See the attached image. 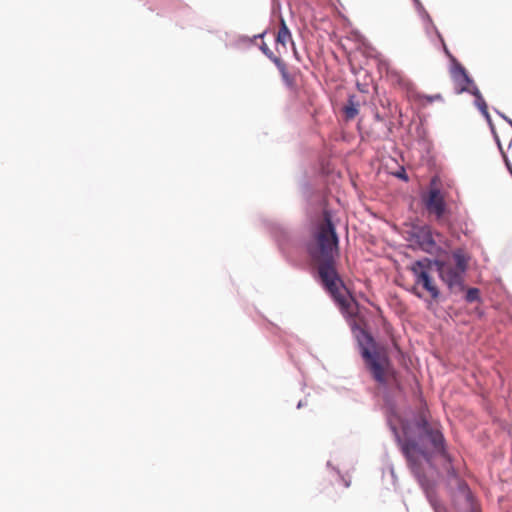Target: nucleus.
Masks as SVG:
<instances>
[{
	"label": "nucleus",
	"instance_id": "f257e3e1",
	"mask_svg": "<svg viewBox=\"0 0 512 512\" xmlns=\"http://www.w3.org/2000/svg\"><path fill=\"white\" fill-rule=\"evenodd\" d=\"M388 424L401 446L412 472L426 490L435 512H440L427 490L425 473L427 468H432V455L445 457L442 434L436 427L430 426L424 416L414 414L403 416L393 406L388 410Z\"/></svg>",
	"mask_w": 512,
	"mask_h": 512
},
{
	"label": "nucleus",
	"instance_id": "f03ea898",
	"mask_svg": "<svg viewBox=\"0 0 512 512\" xmlns=\"http://www.w3.org/2000/svg\"><path fill=\"white\" fill-rule=\"evenodd\" d=\"M338 252V237L328 211H324L316 225L314 241L309 246V253L317 265L319 278L325 289L338 304L341 311L352 316L355 302L348 294L335 269V256Z\"/></svg>",
	"mask_w": 512,
	"mask_h": 512
},
{
	"label": "nucleus",
	"instance_id": "7ed1b4c3",
	"mask_svg": "<svg viewBox=\"0 0 512 512\" xmlns=\"http://www.w3.org/2000/svg\"><path fill=\"white\" fill-rule=\"evenodd\" d=\"M432 265L436 267L439 277L452 292L457 293L463 290V275L467 269L468 258L461 250L453 253L452 262L434 261L432 263L428 259H423L412 265L416 283L421 284L433 298H437L439 291L428 273Z\"/></svg>",
	"mask_w": 512,
	"mask_h": 512
},
{
	"label": "nucleus",
	"instance_id": "20e7f679",
	"mask_svg": "<svg viewBox=\"0 0 512 512\" xmlns=\"http://www.w3.org/2000/svg\"><path fill=\"white\" fill-rule=\"evenodd\" d=\"M356 338L366 367L377 382L384 384L388 368L386 356L375 351L373 338L364 330L356 332Z\"/></svg>",
	"mask_w": 512,
	"mask_h": 512
},
{
	"label": "nucleus",
	"instance_id": "39448f33",
	"mask_svg": "<svg viewBox=\"0 0 512 512\" xmlns=\"http://www.w3.org/2000/svg\"><path fill=\"white\" fill-rule=\"evenodd\" d=\"M452 75H453V77H454V79L456 81L460 82L462 80L463 82H465L467 84V86H464V87H462L459 90L460 93L464 92V91H467V92H469V93H471L472 95L475 96V105L478 107V109L480 110L482 115L487 120V122H488V124H489V126L491 128L492 133L496 137L498 146L501 149L500 141H499V139H498V137L496 135L494 125L492 123L491 117H490V115L488 113V110H487L486 102L484 101V99H483L479 89L473 83V81L469 78V76L467 75L465 69L461 65H456L453 68Z\"/></svg>",
	"mask_w": 512,
	"mask_h": 512
},
{
	"label": "nucleus",
	"instance_id": "423d86ee",
	"mask_svg": "<svg viewBox=\"0 0 512 512\" xmlns=\"http://www.w3.org/2000/svg\"><path fill=\"white\" fill-rule=\"evenodd\" d=\"M424 202L427 210L434 213L438 218L444 214L446 205L439 189L431 188L424 197Z\"/></svg>",
	"mask_w": 512,
	"mask_h": 512
},
{
	"label": "nucleus",
	"instance_id": "0eeeda50",
	"mask_svg": "<svg viewBox=\"0 0 512 512\" xmlns=\"http://www.w3.org/2000/svg\"><path fill=\"white\" fill-rule=\"evenodd\" d=\"M413 235L415 242L423 251L432 253L436 249V243L433 238L432 231L428 226L417 228Z\"/></svg>",
	"mask_w": 512,
	"mask_h": 512
},
{
	"label": "nucleus",
	"instance_id": "6e6552de",
	"mask_svg": "<svg viewBox=\"0 0 512 512\" xmlns=\"http://www.w3.org/2000/svg\"><path fill=\"white\" fill-rule=\"evenodd\" d=\"M291 40V33L283 19H281V28L277 35V42L285 46Z\"/></svg>",
	"mask_w": 512,
	"mask_h": 512
},
{
	"label": "nucleus",
	"instance_id": "1a4fd4ad",
	"mask_svg": "<svg viewBox=\"0 0 512 512\" xmlns=\"http://www.w3.org/2000/svg\"><path fill=\"white\" fill-rule=\"evenodd\" d=\"M414 2H415V4H416V7H417L418 12H419V13H420V15L422 16V18H423L424 20H426V21H427V23H428V25H427V27H426V31H427V33H429V29H430V28H431L432 30H434L436 33H438V32H437V30H436V27H435V26L433 25V23H432V20H431V18H430V16H429V14L425 11V9H424V7L422 6V4L420 3V1H419V0H414Z\"/></svg>",
	"mask_w": 512,
	"mask_h": 512
},
{
	"label": "nucleus",
	"instance_id": "9d476101",
	"mask_svg": "<svg viewBox=\"0 0 512 512\" xmlns=\"http://www.w3.org/2000/svg\"><path fill=\"white\" fill-rule=\"evenodd\" d=\"M344 111L347 119H352L358 114L357 105L352 101V99L349 100V104L345 106Z\"/></svg>",
	"mask_w": 512,
	"mask_h": 512
},
{
	"label": "nucleus",
	"instance_id": "9b49d317",
	"mask_svg": "<svg viewBox=\"0 0 512 512\" xmlns=\"http://www.w3.org/2000/svg\"><path fill=\"white\" fill-rule=\"evenodd\" d=\"M465 298L466 301L470 303L477 301L479 298V290L477 288L468 289Z\"/></svg>",
	"mask_w": 512,
	"mask_h": 512
},
{
	"label": "nucleus",
	"instance_id": "f8f14e48",
	"mask_svg": "<svg viewBox=\"0 0 512 512\" xmlns=\"http://www.w3.org/2000/svg\"><path fill=\"white\" fill-rule=\"evenodd\" d=\"M424 98L427 100V102L431 103L434 101H440L442 100V96L440 94L432 95V96H424Z\"/></svg>",
	"mask_w": 512,
	"mask_h": 512
},
{
	"label": "nucleus",
	"instance_id": "ddd939ff",
	"mask_svg": "<svg viewBox=\"0 0 512 512\" xmlns=\"http://www.w3.org/2000/svg\"><path fill=\"white\" fill-rule=\"evenodd\" d=\"M261 50L266 56H268L271 59L273 58V53L265 44L261 46Z\"/></svg>",
	"mask_w": 512,
	"mask_h": 512
},
{
	"label": "nucleus",
	"instance_id": "4468645a",
	"mask_svg": "<svg viewBox=\"0 0 512 512\" xmlns=\"http://www.w3.org/2000/svg\"><path fill=\"white\" fill-rule=\"evenodd\" d=\"M505 162H506L507 168H508V169H509V171L511 172L512 167H511V165H510L509 161L507 160V158H505Z\"/></svg>",
	"mask_w": 512,
	"mask_h": 512
},
{
	"label": "nucleus",
	"instance_id": "2eb2a0df",
	"mask_svg": "<svg viewBox=\"0 0 512 512\" xmlns=\"http://www.w3.org/2000/svg\"><path fill=\"white\" fill-rule=\"evenodd\" d=\"M497 113L506 121L508 119L507 116L497 111Z\"/></svg>",
	"mask_w": 512,
	"mask_h": 512
},
{
	"label": "nucleus",
	"instance_id": "dca6fc26",
	"mask_svg": "<svg viewBox=\"0 0 512 512\" xmlns=\"http://www.w3.org/2000/svg\"><path fill=\"white\" fill-rule=\"evenodd\" d=\"M497 113L506 121L508 119L507 116L497 111Z\"/></svg>",
	"mask_w": 512,
	"mask_h": 512
},
{
	"label": "nucleus",
	"instance_id": "f3484780",
	"mask_svg": "<svg viewBox=\"0 0 512 512\" xmlns=\"http://www.w3.org/2000/svg\"><path fill=\"white\" fill-rule=\"evenodd\" d=\"M273 60H274V62H275L277 65H279V66H280V61H279V59H278V58H274Z\"/></svg>",
	"mask_w": 512,
	"mask_h": 512
},
{
	"label": "nucleus",
	"instance_id": "a211bd4d",
	"mask_svg": "<svg viewBox=\"0 0 512 512\" xmlns=\"http://www.w3.org/2000/svg\"><path fill=\"white\" fill-rule=\"evenodd\" d=\"M390 472H391V476L394 477L395 476L394 475V469L392 467L390 468Z\"/></svg>",
	"mask_w": 512,
	"mask_h": 512
},
{
	"label": "nucleus",
	"instance_id": "6ab92c4d",
	"mask_svg": "<svg viewBox=\"0 0 512 512\" xmlns=\"http://www.w3.org/2000/svg\"><path fill=\"white\" fill-rule=\"evenodd\" d=\"M506 121H507V122L511 125V127H512V120L508 118Z\"/></svg>",
	"mask_w": 512,
	"mask_h": 512
},
{
	"label": "nucleus",
	"instance_id": "aec40b11",
	"mask_svg": "<svg viewBox=\"0 0 512 512\" xmlns=\"http://www.w3.org/2000/svg\"><path fill=\"white\" fill-rule=\"evenodd\" d=\"M298 408L302 407V401H300L297 405Z\"/></svg>",
	"mask_w": 512,
	"mask_h": 512
},
{
	"label": "nucleus",
	"instance_id": "412c9836",
	"mask_svg": "<svg viewBox=\"0 0 512 512\" xmlns=\"http://www.w3.org/2000/svg\"><path fill=\"white\" fill-rule=\"evenodd\" d=\"M510 173H511V175H512V170H511V172H510Z\"/></svg>",
	"mask_w": 512,
	"mask_h": 512
},
{
	"label": "nucleus",
	"instance_id": "4be33fe9",
	"mask_svg": "<svg viewBox=\"0 0 512 512\" xmlns=\"http://www.w3.org/2000/svg\"><path fill=\"white\" fill-rule=\"evenodd\" d=\"M510 173H511V175H512V170H511V172H510Z\"/></svg>",
	"mask_w": 512,
	"mask_h": 512
},
{
	"label": "nucleus",
	"instance_id": "5701e85b",
	"mask_svg": "<svg viewBox=\"0 0 512 512\" xmlns=\"http://www.w3.org/2000/svg\"><path fill=\"white\" fill-rule=\"evenodd\" d=\"M510 173H511V175H512V170H511V172H510Z\"/></svg>",
	"mask_w": 512,
	"mask_h": 512
}]
</instances>
